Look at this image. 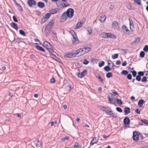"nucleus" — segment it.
<instances>
[{"mask_svg": "<svg viewBox=\"0 0 148 148\" xmlns=\"http://www.w3.org/2000/svg\"><path fill=\"white\" fill-rule=\"evenodd\" d=\"M42 45L46 48L51 55L55 58L56 57V55L52 53L54 52L53 47L50 43L47 41H44Z\"/></svg>", "mask_w": 148, "mask_h": 148, "instance_id": "f257e3e1", "label": "nucleus"}, {"mask_svg": "<svg viewBox=\"0 0 148 148\" xmlns=\"http://www.w3.org/2000/svg\"><path fill=\"white\" fill-rule=\"evenodd\" d=\"M55 21L54 19L51 20L45 27V31L47 35H49L50 32V30L53 27Z\"/></svg>", "mask_w": 148, "mask_h": 148, "instance_id": "f03ea898", "label": "nucleus"}, {"mask_svg": "<svg viewBox=\"0 0 148 148\" xmlns=\"http://www.w3.org/2000/svg\"><path fill=\"white\" fill-rule=\"evenodd\" d=\"M113 95L111 93H109L108 95L109 101L111 102V103L116 105L115 103L116 102V99L115 97H113Z\"/></svg>", "mask_w": 148, "mask_h": 148, "instance_id": "7ed1b4c3", "label": "nucleus"}, {"mask_svg": "<svg viewBox=\"0 0 148 148\" xmlns=\"http://www.w3.org/2000/svg\"><path fill=\"white\" fill-rule=\"evenodd\" d=\"M66 12L67 14V16L69 18H72L74 16V11L73 8H69Z\"/></svg>", "mask_w": 148, "mask_h": 148, "instance_id": "20e7f679", "label": "nucleus"}, {"mask_svg": "<svg viewBox=\"0 0 148 148\" xmlns=\"http://www.w3.org/2000/svg\"><path fill=\"white\" fill-rule=\"evenodd\" d=\"M73 38L71 39L73 45H76L79 43V41L76 34L73 35L72 36Z\"/></svg>", "mask_w": 148, "mask_h": 148, "instance_id": "39448f33", "label": "nucleus"}, {"mask_svg": "<svg viewBox=\"0 0 148 148\" xmlns=\"http://www.w3.org/2000/svg\"><path fill=\"white\" fill-rule=\"evenodd\" d=\"M50 16L51 15H50V14H49V13H46L42 18L40 21L41 24H42L47 21L50 18Z\"/></svg>", "mask_w": 148, "mask_h": 148, "instance_id": "423d86ee", "label": "nucleus"}, {"mask_svg": "<svg viewBox=\"0 0 148 148\" xmlns=\"http://www.w3.org/2000/svg\"><path fill=\"white\" fill-rule=\"evenodd\" d=\"M77 54H78V53L77 51H75L73 53H69L65 55H64V57L66 58H72L75 57Z\"/></svg>", "mask_w": 148, "mask_h": 148, "instance_id": "0eeeda50", "label": "nucleus"}, {"mask_svg": "<svg viewBox=\"0 0 148 148\" xmlns=\"http://www.w3.org/2000/svg\"><path fill=\"white\" fill-rule=\"evenodd\" d=\"M124 126L126 127H129L130 123V120L129 118L127 117H125L123 121Z\"/></svg>", "mask_w": 148, "mask_h": 148, "instance_id": "6e6552de", "label": "nucleus"}, {"mask_svg": "<svg viewBox=\"0 0 148 148\" xmlns=\"http://www.w3.org/2000/svg\"><path fill=\"white\" fill-rule=\"evenodd\" d=\"M108 110H107L106 112V114L107 115L111 116L113 118H116L117 117V114L116 113L114 112H113L112 110H110L109 111H108Z\"/></svg>", "mask_w": 148, "mask_h": 148, "instance_id": "1a4fd4ad", "label": "nucleus"}, {"mask_svg": "<svg viewBox=\"0 0 148 148\" xmlns=\"http://www.w3.org/2000/svg\"><path fill=\"white\" fill-rule=\"evenodd\" d=\"M60 9L58 8H55L52 9L49 11V14H50V15L51 16V14H56L59 12Z\"/></svg>", "mask_w": 148, "mask_h": 148, "instance_id": "9d476101", "label": "nucleus"}, {"mask_svg": "<svg viewBox=\"0 0 148 148\" xmlns=\"http://www.w3.org/2000/svg\"><path fill=\"white\" fill-rule=\"evenodd\" d=\"M138 138L139 136L138 133L136 131L133 132L132 136L133 140L136 142H137L138 140Z\"/></svg>", "mask_w": 148, "mask_h": 148, "instance_id": "9b49d317", "label": "nucleus"}, {"mask_svg": "<svg viewBox=\"0 0 148 148\" xmlns=\"http://www.w3.org/2000/svg\"><path fill=\"white\" fill-rule=\"evenodd\" d=\"M27 3L30 7H32L33 5H36V1L34 0H28Z\"/></svg>", "mask_w": 148, "mask_h": 148, "instance_id": "f8f14e48", "label": "nucleus"}, {"mask_svg": "<svg viewBox=\"0 0 148 148\" xmlns=\"http://www.w3.org/2000/svg\"><path fill=\"white\" fill-rule=\"evenodd\" d=\"M124 112L125 115L128 114L130 112L131 110L130 108L128 107H125L124 108Z\"/></svg>", "mask_w": 148, "mask_h": 148, "instance_id": "ddd939ff", "label": "nucleus"}, {"mask_svg": "<svg viewBox=\"0 0 148 148\" xmlns=\"http://www.w3.org/2000/svg\"><path fill=\"white\" fill-rule=\"evenodd\" d=\"M111 38L115 39L116 38V36L114 34L110 33H107V38Z\"/></svg>", "mask_w": 148, "mask_h": 148, "instance_id": "4468645a", "label": "nucleus"}, {"mask_svg": "<svg viewBox=\"0 0 148 148\" xmlns=\"http://www.w3.org/2000/svg\"><path fill=\"white\" fill-rule=\"evenodd\" d=\"M75 51H77V52L78 53V54L79 53H81L80 56L83 55L84 54L86 53H84L85 51L84 48L79 49Z\"/></svg>", "mask_w": 148, "mask_h": 148, "instance_id": "2eb2a0df", "label": "nucleus"}, {"mask_svg": "<svg viewBox=\"0 0 148 148\" xmlns=\"http://www.w3.org/2000/svg\"><path fill=\"white\" fill-rule=\"evenodd\" d=\"M10 25L12 27L16 29V30H18V26L17 24L16 23L14 22H12L10 24Z\"/></svg>", "mask_w": 148, "mask_h": 148, "instance_id": "dca6fc26", "label": "nucleus"}, {"mask_svg": "<svg viewBox=\"0 0 148 148\" xmlns=\"http://www.w3.org/2000/svg\"><path fill=\"white\" fill-rule=\"evenodd\" d=\"M98 140H97L96 138L95 137H93L92 140L90 142V145H92L95 144L96 143L98 142Z\"/></svg>", "mask_w": 148, "mask_h": 148, "instance_id": "f3484780", "label": "nucleus"}, {"mask_svg": "<svg viewBox=\"0 0 148 148\" xmlns=\"http://www.w3.org/2000/svg\"><path fill=\"white\" fill-rule=\"evenodd\" d=\"M100 109L103 112H105L106 113V112L107 110L108 111H109L111 109V108L110 107H105L103 106L101 107Z\"/></svg>", "mask_w": 148, "mask_h": 148, "instance_id": "a211bd4d", "label": "nucleus"}, {"mask_svg": "<svg viewBox=\"0 0 148 148\" xmlns=\"http://www.w3.org/2000/svg\"><path fill=\"white\" fill-rule=\"evenodd\" d=\"M106 19V16L104 14H102L100 16V18L99 20L101 22H104Z\"/></svg>", "mask_w": 148, "mask_h": 148, "instance_id": "6ab92c4d", "label": "nucleus"}, {"mask_svg": "<svg viewBox=\"0 0 148 148\" xmlns=\"http://www.w3.org/2000/svg\"><path fill=\"white\" fill-rule=\"evenodd\" d=\"M37 5L38 7L40 8H43L45 5V3L43 2L40 1L38 3Z\"/></svg>", "mask_w": 148, "mask_h": 148, "instance_id": "aec40b11", "label": "nucleus"}, {"mask_svg": "<svg viewBox=\"0 0 148 148\" xmlns=\"http://www.w3.org/2000/svg\"><path fill=\"white\" fill-rule=\"evenodd\" d=\"M141 38L140 37H138L135 39V40L131 43L133 45L134 44H138L140 41Z\"/></svg>", "mask_w": 148, "mask_h": 148, "instance_id": "412c9836", "label": "nucleus"}, {"mask_svg": "<svg viewBox=\"0 0 148 148\" xmlns=\"http://www.w3.org/2000/svg\"><path fill=\"white\" fill-rule=\"evenodd\" d=\"M145 103V101L144 100L141 99L138 102V106L141 108L143 107V105Z\"/></svg>", "mask_w": 148, "mask_h": 148, "instance_id": "4be33fe9", "label": "nucleus"}, {"mask_svg": "<svg viewBox=\"0 0 148 148\" xmlns=\"http://www.w3.org/2000/svg\"><path fill=\"white\" fill-rule=\"evenodd\" d=\"M36 48L37 49L38 51H41L44 52H45V51L39 45H36L35 46Z\"/></svg>", "mask_w": 148, "mask_h": 148, "instance_id": "5701e85b", "label": "nucleus"}, {"mask_svg": "<svg viewBox=\"0 0 148 148\" xmlns=\"http://www.w3.org/2000/svg\"><path fill=\"white\" fill-rule=\"evenodd\" d=\"M67 14L66 12H64L62 15V19L64 21H66L67 18Z\"/></svg>", "mask_w": 148, "mask_h": 148, "instance_id": "b1692460", "label": "nucleus"}, {"mask_svg": "<svg viewBox=\"0 0 148 148\" xmlns=\"http://www.w3.org/2000/svg\"><path fill=\"white\" fill-rule=\"evenodd\" d=\"M56 4L58 5L59 4V5H60L62 6V7L63 8H64V7H67L68 6H70V4L68 3H67L66 4H65V3L62 4H60L59 3H56Z\"/></svg>", "mask_w": 148, "mask_h": 148, "instance_id": "393cba45", "label": "nucleus"}, {"mask_svg": "<svg viewBox=\"0 0 148 148\" xmlns=\"http://www.w3.org/2000/svg\"><path fill=\"white\" fill-rule=\"evenodd\" d=\"M107 33L103 32L100 34V36L103 38H107Z\"/></svg>", "mask_w": 148, "mask_h": 148, "instance_id": "a878e982", "label": "nucleus"}, {"mask_svg": "<svg viewBox=\"0 0 148 148\" xmlns=\"http://www.w3.org/2000/svg\"><path fill=\"white\" fill-rule=\"evenodd\" d=\"M83 24V23L81 21L78 22L75 27V29L79 28L80 27L82 26Z\"/></svg>", "mask_w": 148, "mask_h": 148, "instance_id": "bb28decb", "label": "nucleus"}, {"mask_svg": "<svg viewBox=\"0 0 148 148\" xmlns=\"http://www.w3.org/2000/svg\"><path fill=\"white\" fill-rule=\"evenodd\" d=\"M112 27L114 28H116L118 26V23L116 21H114L112 22Z\"/></svg>", "mask_w": 148, "mask_h": 148, "instance_id": "cd10ccee", "label": "nucleus"}, {"mask_svg": "<svg viewBox=\"0 0 148 148\" xmlns=\"http://www.w3.org/2000/svg\"><path fill=\"white\" fill-rule=\"evenodd\" d=\"M84 49L85 52L84 53H87L90 51L91 50L90 48L89 47H84Z\"/></svg>", "mask_w": 148, "mask_h": 148, "instance_id": "c85d7f7f", "label": "nucleus"}, {"mask_svg": "<svg viewBox=\"0 0 148 148\" xmlns=\"http://www.w3.org/2000/svg\"><path fill=\"white\" fill-rule=\"evenodd\" d=\"M122 29L124 31H125L126 32H128L130 31L127 28V27L124 25H123L122 27Z\"/></svg>", "mask_w": 148, "mask_h": 148, "instance_id": "c756f323", "label": "nucleus"}, {"mask_svg": "<svg viewBox=\"0 0 148 148\" xmlns=\"http://www.w3.org/2000/svg\"><path fill=\"white\" fill-rule=\"evenodd\" d=\"M111 69L110 68V66H106L104 68V69L106 72H108L111 70Z\"/></svg>", "mask_w": 148, "mask_h": 148, "instance_id": "7c9ffc66", "label": "nucleus"}, {"mask_svg": "<svg viewBox=\"0 0 148 148\" xmlns=\"http://www.w3.org/2000/svg\"><path fill=\"white\" fill-rule=\"evenodd\" d=\"M112 73L111 72H108L106 74V77L107 78H110L112 76Z\"/></svg>", "mask_w": 148, "mask_h": 148, "instance_id": "2f4dec72", "label": "nucleus"}, {"mask_svg": "<svg viewBox=\"0 0 148 148\" xmlns=\"http://www.w3.org/2000/svg\"><path fill=\"white\" fill-rule=\"evenodd\" d=\"M147 79L146 77L144 76L141 79V81L143 83H146L147 82Z\"/></svg>", "mask_w": 148, "mask_h": 148, "instance_id": "473e14b6", "label": "nucleus"}, {"mask_svg": "<svg viewBox=\"0 0 148 148\" xmlns=\"http://www.w3.org/2000/svg\"><path fill=\"white\" fill-rule=\"evenodd\" d=\"M19 33L20 34L23 36H26V33H25V32L23 31V30H20L19 31Z\"/></svg>", "mask_w": 148, "mask_h": 148, "instance_id": "72a5a7b5", "label": "nucleus"}, {"mask_svg": "<svg viewBox=\"0 0 148 148\" xmlns=\"http://www.w3.org/2000/svg\"><path fill=\"white\" fill-rule=\"evenodd\" d=\"M145 53L143 51H141L139 54V56L141 58H143L144 57Z\"/></svg>", "mask_w": 148, "mask_h": 148, "instance_id": "f704fd0d", "label": "nucleus"}, {"mask_svg": "<svg viewBox=\"0 0 148 148\" xmlns=\"http://www.w3.org/2000/svg\"><path fill=\"white\" fill-rule=\"evenodd\" d=\"M145 73H146L145 71H139L138 72V75L139 76H143Z\"/></svg>", "mask_w": 148, "mask_h": 148, "instance_id": "c9c22d12", "label": "nucleus"}, {"mask_svg": "<svg viewBox=\"0 0 148 148\" xmlns=\"http://www.w3.org/2000/svg\"><path fill=\"white\" fill-rule=\"evenodd\" d=\"M141 77L138 75L136 76V79L138 82H140L141 80Z\"/></svg>", "mask_w": 148, "mask_h": 148, "instance_id": "e433bc0d", "label": "nucleus"}, {"mask_svg": "<svg viewBox=\"0 0 148 148\" xmlns=\"http://www.w3.org/2000/svg\"><path fill=\"white\" fill-rule=\"evenodd\" d=\"M91 61L93 64L96 63L98 61V60L96 59L92 58L91 59Z\"/></svg>", "mask_w": 148, "mask_h": 148, "instance_id": "4c0bfd02", "label": "nucleus"}, {"mask_svg": "<svg viewBox=\"0 0 148 148\" xmlns=\"http://www.w3.org/2000/svg\"><path fill=\"white\" fill-rule=\"evenodd\" d=\"M116 101L117 104H118L122 105L123 104V102L120 99H116Z\"/></svg>", "mask_w": 148, "mask_h": 148, "instance_id": "58836bf2", "label": "nucleus"}, {"mask_svg": "<svg viewBox=\"0 0 148 148\" xmlns=\"http://www.w3.org/2000/svg\"><path fill=\"white\" fill-rule=\"evenodd\" d=\"M82 75V77H83L85 76L87 73V71L86 70H84L81 73Z\"/></svg>", "mask_w": 148, "mask_h": 148, "instance_id": "ea45409f", "label": "nucleus"}, {"mask_svg": "<svg viewBox=\"0 0 148 148\" xmlns=\"http://www.w3.org/2000/svg\"><path fill=\"white\" fill-rule=\"evenodd\" d=\"M121 74L123 75H126L128 74V72L127 71L123 70L122 71Z\"/></svg>", "mask_w": 148, "mask_h": 148, "instance_id": "a19ab883", "label": "nucleus"}, {"mask_svg": "<svg viewBox=\"0 0 148 148\" xmlns=\"http://www.w3.org/2000/svg\"><path fill=\"white\" fill-rule=\"evenodd\" d=\"M130 72L132 73L133 77H135L136 76L137 72L135 71H132L130 70Z\"/></svg>", "mask_w": 148, "mask_h": 148, "instance_id": "79ce46f5", "label": "nucleus"}, {"mask_svg": "<svg viewBox=\"0 0 148 148\" xmlns=\"http://www.w3.org/2000/svg\"><path fill=\"white\" fill-rule=\"evenodd\" d=\"M105 62L102 61L101 62H100L99 63V66L100 67H101L104 65Z\"/></svg>", "mask_w": 148, "mask_h": 148, "instance_id": "37998d69", "label": "nucleus"}, {"mask_svg": "<svg viewBox=\"0 0 148 148\" xmlns=\"http://www.w3.org/2000/svg\"><path fill=\"white\" fill-rule=\"evenodd\" d=\"M143 50L145 52H147L148 51V46L145 45L143 49Z\"/></svg>", "mask_w": 148, "mask_h": 148, "instance_id": "c03bdc74", "label": "nucleus"}, {"mask_svg": "<svg viewBox=\"0 0 148 148\" xmlns=\"http://www.w3.org/2000/svg\"><path fill=\"white\" fill-rule=\"evenodd\" d=\"M141 121L143 123L146 124H148V122L146 119H141Z\"/></svg>", "mask_w": 148, "mask_h": 148, "instance_id": "a18cd8bd", "label": "nucleus"}, {"mask_svg": "<svg viewBox=\"0 0 148 148\" xmlns=\"http://www.w3.org/2000/svg\"><path fill=\"white\" fill-rule=\"evenodd\" d=\"M116 110L119 112H122L123 110L120 107H117L116 108Z\"/></svg>", "mask_w": 148, "mask_h": 148, "instance_id": "49530a36", "label": "nucleus"}, {"mask_svg": "<svg viewBox=\"0 0 148 148\" xmlns=\"http://www.w3.org/2000/svg\"><path fill=\"white\" fill-rule=\"evenodd\" d=\"M134 1L138 5H140L141 4V1L139 0H134Z\"/></svg>", "mask_w": 148, "mask_h": 148, "instance_id": "de8ad7c7", "label": "nucleus"}, {"mask_svg": "<svg viewBox=\"0 0 148 148\" xmlns=\"http://www.w3.org/2000/svg\"><path fill=\"white\" fill-rule=\"evenodd\" d=\"M119 56L118 54H115L113 56H112V58L113 59H115L118 58Z\"/></svg>", "mask_w": 148, "mask_h": 148, "instance_id": "09e8293b", "label": "nucleus"}, {"mask_svg": "<svg viewBox=\"0 0 148 148\" xmlns=\"http://www.w3.org/2000/svg\"><path fill=\"white\" fill-rule=\"evenodd\" d=\"M127 77L129 80H131L132 78V75L130 74H128L127 75Z\"/></svg>", "mask_w": 148, "mask_h": 148, "instance_id": "8fccbe9b", "label": "nucleus"}, {"mask_svg": "<svg viewBox=\"0 0 148 148\" xmlns=\"http://www.w3.org/2000/svg\"><path fill=\"white\" fill-rule=\"evenodd\" d=\"M69 137L68 136H66L65 137L63 138H61V140L63 141H64L65 140H69Z\"/></svg>", "mask_w": 148, "mask_h": 148, "instance_id": "3c124183", "label": "nucleus"}, {"mask_svg": "<svg viewBox=\"0 0 148 148\" xmlns=\"http://www.w3.org/2000/svg\"><path fill=\"white\" fill-rule=\"evenodd\" d=\"M89 63V61H88L86 59H85L83 60V63L85 65H87Z\"/></svg>", "mask_w": 148, "mask_h": 148, "instance_id": "603ef678", "label": "nucleus"}, {"mask_svg": "<svg viewBox=\"0 0 148 148\" xmlns=\"http://www.w3.org/2000/svg\"><path fill=\"white\" fill-rule=\"evenodd\" d=\"M12 18L14 22H18V20L15 16H13Z\"/></svg>", "mask_w": 148, "mask_h": 148, "instance_id": "864d4df0", "label": "nucleus"}, {"mask_svg": "<svg viewBox=\"0 0 148 148\" xmlns=\"http://www.w3.org/2000/svg\"><path fill=\"white\" fill-rule=\"evenodd\" d=\"M87 31L88 33V34L89 35H90L91 34L92 32V30L91 28H89L87 30Z\"/></svg>", "mask_w": 148, "mask_h": 148, "instance_id": "5fc2aeb1", "label": "nucleus"}, {"mask_svg": "<svg viewBox=\"0 0 148 148\" xmlns=\"http://www.w3.org/2000/svg\"><path fill=\"white\" fill-rule=\"evenodd\" d=\"M17 6H18V10L21 11H23V8H22V7L21 6V5L20 4H18Z\"/></svg>", "mask_w": 148, "mask_h": 148, "instance_id": "6e6d98bb", "label": "nucleus"}, {"mask_svg": "<svg viewBox=\"0 0 148 148\" xmlns=\"http://www.w3.org/2000/svg\"><path fill=\"white\" fill-rule=\"evenodd\" d=\"M37 143L36 144V146L38 147H40L41 146V144L39 140H37Z\"/></svg>", "mask_w": 148, "mask_h": 148, "instance_id": "4d7b16f0", "label": "nucleus"}, {"mask_svg": "<svg viewBox=\"0 0 148 148\" xmlns=\"http://www.w3.org/2000/svg\"><path fill=\"white\" fill-rule=\"evenodd\" d=\"M50 31H51L53 33V34L55 35V37H54V38H57V35H56V33L54 32L53 30H50Z\"/></svg>", "mask_w": 148, "mask_h": 148, "instance_id": "13d9d810", "label": "nucleus"}, {"mask_svg": "<svg viewBox=\"0 0 148 148\" xmlns=\"http://www.w3.org/2000/svg\"><path fill=\"white\" fill-rule=\"evenodd\" d=\"M76 66L78 68H80L82 66V64L79 63H77Z\"/></svg>", "mask_w": 148, "mask_h": 148, "instance_id": "bf43d9fd", "label": "nucleus"}, {"mask_svg": "<svg viewBox=\"0 0 148 148\" xmlns=\"http://www.w3.org/2000/svg\"><path fill=\"white\" fill-rule=\"evenodd\" d=\"M70 33L71 34L72 36L73 35L76 34L75 31L73 30H71L70 31Z\"/></svg>", "mask_w": 148, "mask_h": 148, "instance_id": "052dcab7", "label": "nucleus"}, {"mask_svg": "<svg viewBox=\"0 0 148 148\" xmlns=\"http://www.w3.org/2000/svg\"><path fill=\"white\" fill-rule=\"evenodd\" d=\"M121 50L123 53L125 54H126L127 53V51H128L127 49H121Z\"/></svg>", "mask_w": 148, "mask_h": 148, "instance_id": "680f3d73", "label": "nucleus"}, {"mask_svg": "<svg viewBox=\"0 0 148 148\" xmlns=\"http://www.w3.org/2000/svg\"><path fill=\"white\" fill-rule=\"evenodd\" d=\"M50 82L52 83H54L56 82V80L54 78H52L50 79Z\"/></svg>", "mask_w": 148, "mask_h": 148, "instance_id": "e2e57ef3", "label": "nucleus"}, {"mask_svg": "<svg viewBox=\"0 0 148 148\" xmlns=\"http://www.w3.org/2000/svg\"><path fill=\"white\" fill-rule=\"evenodd\" d=\"M127 7L128 9H132V6L130 4H128L127 5Z\"/></svg>", "mask_w": 148, "mask_h": 148, "instance_id": "0e129e2a", "label": "nucleus"}, {"mask_svg": "<svg viewBox=\"0 0 148 148\" xmlns=\"http://www.w3.org/2000/svg\"><path fill=\"white\" fill-rule=\"evenodd\" d=\"M75 148H79V144L77 143H76L74 145Z\"/></svg>", "mask_w": 148, "mask_h": 148, "instance_id": "69168bd1", "label": "nucleus"}, {"mask_svg": "<svg viewBox=\"0 0 148 148\" xmlns=\"http://www.w3.org/2000/svg\"><path fill=\"white\" fill-rule=\"evenodd\" d=\"M99 80V81L102 82L103 81V79L102 78V77L100 76L99 77V78H98Z\"/></svg>", "mask_w": 148, "mask_h": 148, "instance_id": "338daca9", "label": "nucleus"}, {"mask_svg": "<svg viewBox=\"0 0 148 148\" xmlns=\"http://www.w3.org/2000/svg\"><path fill=\"white\" fill-rule=\"evenodd\" d=\"M77 75L78 76V77L80 78H82L83 77H82V75H81V73L79 72H78L77 73Z\"/></svg>", "mask_w": 148, "mask_h": 148, "instance_id": "774afa93", "label": "nucleus"}]
</instances>
